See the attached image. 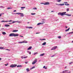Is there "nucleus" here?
<instances>
[{"instance_id":"obj_1","label":"nucleus","mask_w":73,"mask_h":73,"mask_svg":"<svg viewBox=\"0 0 73 73\" xmlns=\"http://www.w3.org/2000/svg\"><path fill=\"white\" fill-rule=\"evenodd\" d=\"M19 36V34H15L14 33H12L10 34L9 36H14V37H16V36Z\"/></svg>"},{"instance_id":"obj_2","label":"nucleus","mask_w":73,"mask_h":73,"mask_svg":"<svg viewBox=\"0 0 73 73\" xmlns=\"http://www.w3.org/2000/svg\"><path fill=\"white\" fill-rule=\"evenodd\" d=\"M66 13V12H63L62 13H59L58 14V15H60L62 16H63L64 15H65V14Z\"/></svg>"},{"instance_id":"obj_3","label":"nucleus","mask_w":73,"mask_h":73,"mask_svg":"<svg viewBox=\"0 0 73 73\" xmlns=\"http://www.w3.org/2000/svg\"><path fill=\"white\" fill-rule=\"evenodd\" d=\"M17 66L16 64L12 65L10 66V67L11 68H14L16 67Z\"/></svg>"},{"instance_id":"obj_4","label":"nucleus","mask_w":73,"mask_h":73,"mask_svg":"<svg viewBox=\"0 0 73 73\" xmlns=\"http://www.w3.org/2000/svg\"><path fill=\"white\" fill-rule=\"evenodd\" d=\"M36 62H37V60L36 59L35 60V61L32 63V64H33V65H34V64H35V63H36Z\"/></svg>"},{"instance_id":"obj_5","label":"nucleus","mask_w":73,"mask_h":73,"mask_svg":"<svg viewBox=\"0 0 73 73\" xmlns=\"http://www.w3.org/2000/svg\"><path fill=\"white\" fill-rule=\"evenodd\" d=\"M57 48V46H55L53 47V48H52L51 49V50H55L56 48Z\"/></svg>"},{"instance_id":"obj_6","label":"nucleus","mask_w":73,"mask_h":73,"mask_svg":"<svg viewBox=\"0 0 73 73\" xmlns=\"http://www.w3.org/2000/svg\"><path fill=\"white\" fill-rule=\"evenodd\" d=\"M49 4H50V3H49V2H46V3H44V5H49Z\"/></svg>"},{"instance_id":"obj_7","label":"nucleus","mask_w":73,"mask_h":73,"mask_svg":"<svg viewBox=\"0 0 73 73\" xmlns=\"http://www.w3.org/2000/svg\"><path fill=\"white\" fill-rule=\"evenodd\" d=\"M65 15H66V16H71L72 15L71 14H65Z\"/></svg>"},{"instance_id":"obj_8","label":"nucleus","mask_w":73,"mask_h":73,"mask_svg":"<svg viewBox=\"0 0 73 73\" xmlns=\"http://www.w3.org/2000/svg\"><path fill=\"white\" fill-rule=\"evenodd\" d=\"M14 14H17V15H19L21 14V13H14Z\"/></svg>"},{"instance_id":"obj_9","label":"nucleus","mask_w":73,"mask_h":73,"mask_svg":"<svg viewBox=\"0 0 73 73\" xmlns=\"http://www.w3.org/2000/svg\"><path fill=\"white\" fill-rule=\"evenodd\" d=\"M23 43H27L28 42L26 40L23 41Z\"/></svg>"},{"instance_id":"obj_10","label":"nucleus","mask_w":73,"mask_h":73,"mask_svg":"<svg viewBox=\"0 0 73 73\" xmlns=\"http://www.w3.org/2000/svg\"><path fill=\"white\" fill-rule=\"evenodd\" d=\"M21 15L20 16L21 17H23L24 15V14L23 13H21V14H20Z\"/></svg>"},{"instance_id":"obj_11","label":"nucleus","mask_w":73,"mask_h":73,"mask_svg":"<svg viewBox=\"0 0 73 73\" xmlns=\"http://www.w3.org/2000/svg\"><path fill=\"white\" fill-rule=\"evenodd\" d=\"M17 31H18V30H14L13 31V32H17Z\"/></svg>"},{"instance_id":"obj_12","label":"nucleus","mask_w":73,"mask_h":73,"mask_svg":"<svg viewBox=\"0 0 73 73\" xmlns=\"http://www.w3.org/2000/svg\"><path fill=\"white\" fill-rule=\"evenodd\" d=\"M28 57V56H26V57H23V56H22L21 57V58H27Z\"/></svg>"},{"instance_id":"obj_13","label":"nucleus","mask_w":73,"mask_h":73,"mask_svg":"<svg viewBox=\"0 0 73 73\" xmlns=\"http://www.w3.org/2000/svg\"><path fill=\"white\" fill-rule=\"evenodd\" d=\"M69 29H70V28H69L68 29L66 30L65 32H68V31H69Z\"/></svg>"},{"instance_id":"obj_14","label":"nucleus","mask_w":73,"mask_h":73,"mask_svg":"<svg viewBox=\"0 0 73 73\" xmlns=\"http://www.w3.org/2000/svg\"><path fill=\"white\" fill-rule=\"evenodd\" d=\"M2 33L4 35H6V33L5 32H3Z\"/></svg>"},{"instance_id":"obj_15","label":"nucleus","mask_w":73,"mask_h":73,"mask_svg":"<svg viewBox=\"0 0 73 73\" xmlns=\"http://www.w3.org/2000/svg\"><path fill=\"white\" fill-rule=\"evenodd\" d=\"M46 42H44L42 44V45H46Z\"/></svg>"},{"instance_id":"obj_16","label":"nucleus","mask_w":73,"mask_h":73,"mask_svg":"<svg viewBox=\"0 0 73 73\" xmlns=\"http://www.w3.org/2000/svg\"><path fill=\"white\" fill-rule=\"evenodd\" d=\"M32 49V47L31 46L29 47L27 49V50H30Z\"/></svg>"},{"instance_id":"obj_17","label":"nucleus","mask_w":73,"mask_h":73,"mask_svg":"<svg viewBox=\"0 0 73 73\" xmlns=\"http://www.w3.org/2000/svg\"><path fill=\"white\" fill-rule=\"evenodd\" d=\"M64 5V4H58V5H60L61 6H62V5Z\"/></svg>"},{"instance_id":"obj_18","label":"nucleus","mask_w":73,"mask_h":73,"mask_svg":"<svg viewBox=\"0 0 73 73\" xmlns=\"http://www.w3.org/2000/svg\"><path fill=\"white\" fill-rule=\"evenodd\" d=\"M5 27H9L10 26V25H5Z\"/></svg>"},{"instance_id":"obj_19","label":"nucleus","mask_w":73,"mask_h":73,"mask_svg":"<svg viewBox=\"0 0 73 73\" xmlns=\"http://www.w3.org/2000/svg\"><path fill=\"white\" fill-rule=\"evenodd\" d=\"M45 54L44 53L41 54L40 55V56H44Z\"/></svg>"},{"instance_id":"obj_20","label":"nucleus","mask_w":73,"mask_h":73,"mask_svg":"<svg viewBox=\"0 0 73 73\" xmlns=\"http://www.w3.org/2000/svg\"><path fill=\"white\" fill-rule=\"evenodd\" d=\"M26 70L27 72H29V69L28 68H27L26 69Z\"/></svg>"},{"instance_id":"obj_21","label":"nucleus","mask_w":73,"mask_h":73,"mask_svg":"<svg viewBox=\"0 0 73 73\" xmlns=\"http://www.w3.org/2000/svg\"><path fill=\"white\" fill-rule=\"evenodd\" d=\"M17 67H22V66L21 65H18L17 66Z\"/></svg>"},{"instance_id":"obj_22","label":"nucleus","mask_w":73,"mask_h":73,"mask_svg":"<svg viewBox=\"0 0 73 73\" xmlns=\"http://www.w3.org/2000/svg\"><path fill=\"white\" fill-rule=\"evenodd\" d=\"M56 1L57 2H60V1H61V0H57Z\"/></svg>"},{"instance_id":"obj_23","label":"nucleus","mask_w":73,"mask_h":73,"mask_svg":"<svg viewBox=\"0 0 73 73\" xmlns=\"http://www.w3.org/2000/svg\"><path fill=\"white\" fill-rule=\"evenodd\" d=\"M35 66H34L31 69H34L35 68Z\"/></svg>"},{"instance_id":"obj_24","label":"nucleus","mask_w":73,"mask_h":73,"mask_svg":"<svg viewBox=\"0 0 73 73\" xmlns=\"http://www.w3.org/2000/svg\"><path fill=\"white\" fill-rule=\"evenodd\" d=\"M12 20H10L9 21H6L7 22H12Z\"/></svg>"},{"instance_id":"obj_25","label":"nucleus","mask_w":73,"mask_h":73,"mask_svg":"<svg viewBox=\"0 0 73 73\" xmlns=\"http://www.w3.org/2000/svg\"><path fill=\"white\" fill-rule=\"evenodd\" d=\"M0 49H4L3 47H0Z\"/></svg>"},{"instance_id":"obj_26","label":"nucleus","mask_w":73,"mask_h":73,"mask_svg":"<svg viewBox=\"0 0 73 73\" xmlns=\"http://www.w3.org/2000/svg\"><path fill=\"white\" fill-rule=\"evenodd\" d=\"M36 14V13H31V15H34Z\"/></svg>"},{"instance_id":"obj_27","label":"nucleus","mask_w":73,"mask_h":73,"mask_svg":"<svg viewBox=\"0 0 73 73\" xmlns=\"http://www.w3.org/2000/svg\"><path fill=\"white\" fill-rule=\"evenodd\" d=\"M58 38L59 39L61 38V37L60 36H58Z\"/></svg>"},{"instance_id":"obj_28","label":"nucleus","mask_w":73,"mask_h":73,"mask_svg":"<svg viewBox=\"0 0 73 73\" xmlns=\"http://www.w3.org/2000/svg\"><path fill=\"white\" fill-rule=\"evenodd\" d=\"M43 68H45V69H47V68H45V66H44L43 67Z\"/></svg>"},{"instance_id":"obj_29","label":"nucleus","mask_w":73,"mask_h":73,"mask_svg":"<svg viewBox=\"0 0 73 73\" xmlns=\"http://www.w3.org/2000/svg\"><path fill=\"white\" fill-rule=\"evenodd\" d=\"M7 21H1V23H3V22H7Z\"/></svg>"},{"instance_id":"obj_30","label":"nucleus","mask_w":73,"mask_h":73,"mask_svg":"<svg viewBox=\"0 0 73 73\" xmlns=\"http://www.w3.org/2000/svg\"><path fill=\"white\" fill-rule=\"evenodd\" d=\"M64 5H67V6H68V5H69V4H64Z\"/></svg>"},{"instance_id":"obj_31","label":"nucleus","mask_w":73,"mask_h":73,"mask_svg":"<svg viewBox=\"0 0 73 73\" xmlns=\"http://www.w3.org/2000/svg\"><path fill=\"white\" fill-rule=\"evenodd\" d=\"M40 4H44V3L42 2L41 3H40Z\"/></svg>"},{"instance_id":"obj_32","label":"nucleus","mask_w":73,"mask_h":73,"mask_svg":"<svg viewBox=\"0 0 73 73\" xmlns=\"http://www.w3.org/2000/svg\"><path fill=\"white\" fill-rule=\"evenodd\" d=\"M28 28H29V29H32L33 28L32 27H28Z\"/></svg>"},{"instance_id":"obj_33","label":"nucleus","mask_w":73,"mask_h":73,"mask_svg":"<svg viewBox=\"0 0 73 73\" xmlns=\"http://www.w3.org/2000/svg\"><path fill=\"white\" fill-rule=\"evenodd\" d=\"M41 24V23H39L37 24V25H40Z\"/></svg>"},{"instance_id":"obj_34","label":"nucleus","mask_w":73,"mask_h":73,"mask_svg":"<svg viewBox=\"0 0 73 73\" xmlns=\"http://www.w3.org/2000/svg\"><path fill=\"white\" fill-rule=\"evenodd\" d=\"M68 72V70H65L64 71V72Z\"/></svg>"},{"instance_id":"obj_35","label":"nucleus","mask_w":73,"mask_h":73,"mask_svg":"<svg viewBox=\"0 0 73 73\" xmlns=\"http://www.w3.org/2000/svg\"><path fill=\"white\" fill-rule=\"evenodd\" d=\"M7 9H12V8L8 7L7 8Z\"/></svg>"},{"instance_id":"obj_36","label":"nucleus","mask_w":73,"mask_h":73,"mask_svg":"<svg viewBox=\"0 0 73 73\" xmlns=\"http://www.w3.org/2000/svg\"><path fill=\"white\" fill-rule=\"evenodd\" d=\"M21 8H22V9H23V8H25V7H21Z\"/></svg>"},{"instance_id":"obj_37","label":"nucleus","mask_w":73,"mask_h":73,"mask_svg":"<svg viewBox=\"0 0 73 73\" xmlns=\"http://www.w3.org/2000/svg\"><path fill=\"white\" fill-rule=\"evenodd\" d=\"M33 9L36 10L37 9V8H33Z\"/></svg>"},{"instance_id":"obj_38","label":"nucleus","mask_w":73,"mask_h":73,"mask_svg":"<svg viewBox=\"0 0 73 73\" xmlns=\"http://www.w3.org/2000/svg\"><path fill=\"white\" fill-rule=\"evenodd\" d=\"M13 21V22L12 23V24H13V23H16V21Z\"/></svg>"},{"instance_id":"obj_39","label":"nucleus","mask_w":73,"mask_h":73,"mask_svg":"<svg viewBox=\"0 0 73 73\" xmlns=\"http://www.w3.org/2000/svg\"><path fill=\"white\" fill-rule=\"evenodd\" d=\"M19 43H23V41L22 42H19Z\"/></svg>"},{"instance_id":"obj_40","label":"nucleus","mask_w":73,"mask_h":73,"mask_svg":"<svg viewBox=\"0 0 73 73\" xmlns=\"http://www.w3.org/2000/svg\"><path fill=\"white\" fill-rule=\"evenodd\" d=\"M67 11H69V8L67 9Z\"/></svg>"},{"instance_id":"obj_41","label":"nucleus","mask_w":73,"mask_h":73,"mask_svg":"<svg viewBox=\"0 0 73 73\" xmlns=\"http://www.w3.org/2000/svg\"><path fill=\"white\" fill-rule=\"evenodd\" d=\"M6 50H9V51H10V50H9L8 49H6Z\"/></svg>"},{"instance_id":"obj_42","label":"nucleus","mask_w":73,"mask_h":73,"mask_svg":"<svg viewBox=\"0 0 73 73\" xmlns=\"http://www.w3.org/2000/svg\"><path fill=\"white\" fill-rule=\"evenodd\" d=\"M38 53L37 52H36L35 53H34V55H35L36 54H37Z\"/></svg>"},{"instance_id":"obj_43","label":"nucleus","mask_w":73,"mask_h":73,"mask_svg":"<svg viewBox=\"0 0 73 73\" xmlns=\"http://www.w3.org/2000/svg\"><path fill=\"white\" fill-rule=\"evenodd\" d=\"M42 40H46V39H42Z\"/></svg>"},{"instance_id":"obj_44","label":"nucleus","mask_w":73,"mask_h":73,"mask_svg":"<svg viewBox=\"0 0 73 73\" xmlns=\"http://www.w3.org/2000/svg\"><path fill=\"white\" fill-rule=\"evenodd\" d=\"M64 3V4H67L68 3L67 2H65Z\"/></svg>"},{"instance_id":"obj_45","label":"nucleus","mask_w":73,"mask_h":73,"mask_svg":"<svg viewBox=\"0 0 73 73\" xmlns=\"http://www.w3.org/2000/svg\"><path fill=\"white\" fill-rule=\"evenodd\" d=\"M72 63H73V62H71L69 63V64H72Z\"/></svg>"},{"instance_id":"obj_46","label":"nucleus","mask_w":73,"mask_h":73,"mask_svg":"<svg viewBox=\"0 0 73 73\" xmlns=\"http://www.w3.org/2000/svg\"><path fill=\"white\" fill-rule=\"evenodd\" d=\"M40 33H36V34H39Z\"/></svg>"},{"instance_id":"obj_47","label":"nucleus","mask_w":73,"mask_h":73,"mask_svg":"<svg viewBox=\"0 0 73 73\" xmlns=\"http://www.w3.org/2000/svg\"><path fill=\"white\" fill-rule=\"evenodd\" d=\"M29 54H31V52H29Z\"/></svg>"},{"instance_id":"obj_48","label":"nucleus","mask_w":73,"mask_h":73,"mask_svg":"<svg viewBox=\"0 0 73 73\" xmlns=\"http://www.w3.org/2000/svg\"><path fill=\"white\" fill-rule=\"evenodd\" d=\"M8 65V64H5V65L6 66H7V65Z\"/></svg>"},{"instance_id":"obj_49","label":"nucleus","mask_w":73,"mask_h":73,"mask_svg":"<svg viewBox=\"0 0 73 73\" xmlns=\"http://www.w3.org/2000/svg\"><path fill=\"white\" fill-rule=\"evenodd\" d=\"M69 33H73V32H71V33H69Z\"/></svg>"},{"instance_id":"obj_50","label":"nucleus","mask_w":73,"mask_h":73,"mask_svg":"<svg viewBox=\"0 0 73 73\" xmlns=\"http://www.w3.org/2000/svg\"><path fill=\"white\" fill-rule=\"evenodd\" d=\"M2 15V14H1L0 15V17H1V15Z\"/></svg>"},{"instance_id":"obj_51","label":"nucleus","mask_w":73,"mask_h":73,"mask_svg":"<svg viewBox=\"0 0 73 73\" xmlns=\"http://www.w3.org/2000/svg\"><path fill=\"white\" fill-rule=\"evenodd\" d=\"M13 12H16V10H15L14 11H13Z\"/></svg>"},{"instance_id":"obj_52","label":"nucleus","mask_w":73,"mask_h":73,"mask_svg":"<svg viewBox=\"0 0 73 73\" xmlns=\"http://www.w3.org/2000/svg\"><path fill=\"white\" fill-rule=\"evenodd\" d=\"M20 37H23V36H20Z\"/></svg>"},{"instance_id":"obj_53","label":"nucleus","mask_w":73,"mask_h":73,"mask_svg":"<svg viewBox=\"0 0 73 73\" xmlns=\"http://www.w3.org/2000/svg\"><path fill=\"white\" fill-rule=\"evenodd\" d=\"M65 72H64V71H62V73H64Z\"/></svg>"},{"instance_id":"obj_54","label":"nucleus","mask_w":73,"mask_h":73,"mask_svg":"<svg viewBox=\"0 0 73 73\" xmlns=\"http://www.w3.org/2000/svg\"><path fill=\"white\" fill-rule=\"evenodd\" d=\"M18 23H21V22H20V21H19V22H18Z\"/></svg>"},{"instance_id":"obj_55","label":"nucleus","mask_w":73,"mask_h":73,"mask_svg":"<svg viewBox=\"0 0 73 73\" xmlns=\"http://www.w3.org/2000/svg\"><path fill=\"white\" fill-rule=\"evenodd\" d=\"M41 24H44V23H41Z\"/></svg>"},{"instance_id":"obj_56","label":"nucleus","mask_w":73,"mask_h":73,"mask_svg":"<svg viewBox=\"0 0 73 73\" xmlns=\"http://www.w3.org/2000/svg\"><path fill=\"white\" fill-rule=\"evenodd\" d=\"M9 24H12V23H9Z\"/></svg>"},{"instance_id":"obj_57","label":"nucleus","mask_w":73,"mask_h":73,"mask_svg":"<svg viewBox=\"0 0 73 73\" xmlns=\"http://www.w3.org/2000/svg\"><path fill=\"white\" fill-rule=\"evenodd\" d=\"M54 55H53L51 57H54Z\"/></svg>"},{"instance_id":"obj_58","label":"nucleus","mask_w":73,"mask_h":73,"mask_svg":"<svg viewBox=\"0 0 73 73\" xmlns=\"http://www.w3.org/2000/svg\"><path fill=\"white\" fill-rule=\"evenodd\" d=\"M54 12L53 11H51V12Z\"/></svg>"},{"instance_id":"obj_59","label":"nucleus","mask_w":73,"mask_h":73,"mask_svg":"<svg viewBox=\"0 0 73 73\" xmlns=\"http://www.w3.org/2000/svg\"><path fill=\"white\" fill-rule=\"evenodd\" d=\"M28 62H25V63H26V64H27V63Z\"/></svg>"},{"instance_id":"obj_60","label":"nucleus","mask_w":73,"mask_h":73,"mask_svg":"<svg viewBox=\"0 0 73 73\" xmlns=\"http://www.w3.org/2000/svg\"><path fill=\"white\" fill-rule=\"evenodd\" d=\"M68 28V27L66 26V28Z\"/></svg>"},{"instance_id":"obj_61","label":"nucleus","mask_w":73,"mask_h":73,"mask_svg":"<svg viewBox=\"0 0 73 73\" xmlns=\"http://www.w3.org/2000/svg\"><path fill=\"white\" fill-rule=\"evenodd\" d=\"M1 60V58H0V60Z\"/></svg>"},{"instance_id":"obj_62","label":"nucleus","mask_w":73,"mask_h":73,"mask_svg":"<svg viewBox=\"0 0 73 73\" xmlns=\"http://www.w3.org/2000/svg\"><path fill=\"white\" fill-rule=\"evenodd\" d=\"M66 66L65 67V69H66Z\"/></svg>"},{"instance_id":"obj_63","label":"nucleus","mask_w":73,"mask_h":73,"mask_svg":"<svg viewBox=\"0 0 73 73\" xmlns=\"http://www.w3.org/2000/svg\"><path fill=\"white\" fill-rule=\"evenodd\" d=\"M42 23H45V22H42Z\"/></svg>"},{"instance_id":"obj_64","label":"nucleus","mask_w":73,"mask_h":73,"mask_svg":"<svg viewBox=\"0 0 73 73\" xmlns=\"http://www.w3.org/2000/svg\"><path fill=\"white\" fill-rule=\"evenodd\" d=\"M42 20L45 21V19H43Z\"/></svg>"}]
</instances>
